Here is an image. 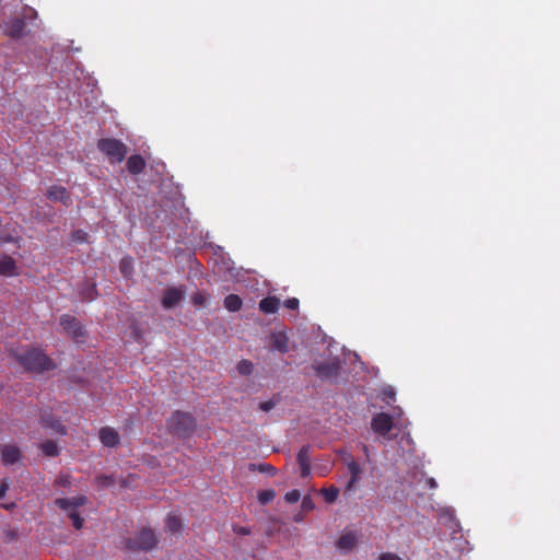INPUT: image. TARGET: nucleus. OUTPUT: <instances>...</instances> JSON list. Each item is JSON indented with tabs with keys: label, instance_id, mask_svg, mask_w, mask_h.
Here are the masks:
<instances>
[{
	"label": "nucleus",
	"instance_id": "nucleus-1",
	"mask_svg": "<svg viewBox=\"0 0 560 560\" xmlns=\"http://www.w3.org/2000/svg\"><path fill=\"white\" fill-rule=\"evenodd\" d=\"M11 354L28 372L43 373L56 368L55 362L38 348L18 349Z\"/></svg>",
	"mask_w": 560,
	"mask_h": 560
},
{
	"label": "nucleus",
	"instance_id": "nucleus-2",
	"mask_svg": "<svg viewBox=\"0 0 560 560\" xmlns=\"http://www.w3.org/2000/svg\"><path fill=\"white\" fill-rule=\"evenodd\" d=\"M196 427V419L189 412L175 411L167 420L168 431L180 438H187L192 434Z\"/></svg>",
	"mask_w": 560,
	"mask_h": 560
},
{
	"label": "nucleus",
	"instance_id": "nucleus-3",
	"mask_svg": "<svg viewBox=\"0 0 560 560\" xmlns=\"http://www.w3.org/2000/svg\"><path fill=\"white\" fill-rule=\"evenodd\" d=\"M158 537L151 528H142L135 537L125 539V547L131 551H150L158 545Z\"/></svg>",
	"mask_w": 560,
	"mask_h": 560
},
{
	"label": "nucleus",
	"instance_id": "nucleus-4",
	"mask_svg": "<svg viewBox=\"0 0 560 560\" xmlns=\"http://www.w3.org/2000/svg\"><path fill=\"white\" fill-rule=\"evenodd\" d=\"M97 149L108 158L112 163H120L127 155V147L120 140L102 138L97 141Z\"/></svg>",
	"mask_w": 560,
	"mask_h": 560
},
{
	"label": "nucleus",
	"instance_id": "nucleus-5",
	"mask_svg": "<svg viewBox=\"0 0 560 560\" xmlns=\"http://www.w3.org/2000/svg\"><path fill=\"white\" fill-rule=\"evenodd\" d=\"M312 369L322 381H336L341 372L342 364L339 358H330L324 362H314Z\"/></svg>",
	"mask_w": 560,
	"mask_h": 560
},
{
	"label": "nucleus",
	"instance_id": "nucleus-6",
	"mask_svg": "<svg viewBox=\"0 0 560 560\" xmlns=\"http://www.w3.org/2000/svg\"><path fill=\"white\" fill-rule=\"evenodd\" d=\"M60 325L65 332L69 335L74 341L81 342L85 336V330L80 322L69 314H65L60 317Z\"/></svg>",
	"mask_w": 560,
	"mask_h": 560
},
{
	"label": "nucleus",
	"instance_id": "nucleus-7",
	"mask_svg": "<svg viewBox=\"0 0 560 560\" xmlns=\"http://www.w3.org/2000/svg\"><path fill=\"white\" fill-rule=\"evenodd\" d=\"M393 425L392 417L385 412L376 413L371 421L372 430L382 436H385L387 433H389L393 429Z\"/></svg>",
	"mask_w": 560,
	"mask_h": 560
},
{
	"label": "nucleus",
	"instance_id": "nucleus-8",
	"mask_svg": "<svg viewBox=\"0 0 560 560\" xmlns=\"http://www.w3.org/2000/svg\"><path fill=\"white\" fill-rule=\"evenodd\" d=\"M184 295H185V290L183 288H175V287L167 288L164 291L163 296H162V301H161L162 306L165 310L173 308L184 299Z\"/></svg>",
	"mask_w": 560,
	"mask_h": 560
},
{
	"label": "nucleus",
	"instance_id": "nucleus-9",
	"mask_svg": "<svg viewBox=\"0 0 560 560\" xmlns=\"http://www.w3.org/2000/svg\"><path fill=\"white\" fill-rule=\"evenodd\" d=\"M98 438L102 444L106 447H116L120 443L118 432L112 427H103L100 429Z\"/></svg>",
	"mask_w": 560,
	"mask_h": 560
},
{
	"label": "nucleus",
	"instance_id": "nucleus-10",
	"mask_svg": "<svg viewBox=\"0 0 560 560\" xmlns=\"http://www.w3.org/2000/svg\"><path fill=\"white\" fill-rule=\"evenodd\" d=\"M88 499L84 495H79L74 498H58L55 500V504L68 513L70 511L77 510L79 506L86 504Z\"/></svg>",
	"mask_w": 560,
	"mask_h": 560
},
{
	"label": "nucleus",
	"instance_id": "nucleus-11",
	"mask_svg": "<svg viewBox=\"0 0 560 560\" xmlns=\"http://www.w3.org/2000/svg\"><path fill=\"white\" fill-rule=\"evenodd\" d=\"M21 451L14 444H5L1 446V459L4 465H13L20 460Z\"/></svg>",
	"mask_w": 560,
	"mask_h": 560
},
{
	"label": "nucleus",
	"instance_id": "nucleus-12",
	"mask_svg": "<svg viewBox=\"0 0 560 560\" xmlns=\"http://www.w3.org/2000/svg\"><path fill=\"white\" fill-rule=\"evenodd\" d=\"M298 464L301 469V477L305 478L311 474V465H310V446L304 445L300 448L298 456Z\"/></svg>",
	"mask_w": 560,
	"mask_h": 560
},
{
	"label": "nucleus",
	"instance_id": "nucleus-13",
	"mask_svg": "<svg viewBox=\"0 0 560 560\" xmlns=\"http://www.w3.org/2000/svg\"><path fill=\"white\" fill-rule=\"evenodd\" d=\"M47 197L52 201H60L65 206H68L71 202L68 190L62 186H51L47 190Z\"/></svg>",
	"mask_w": 560,
	"mask_h": 560
},
{
	"label": "nucleus",
	"instance_id": "nucleus-14",
	"mask_svg": "<svg viewBox=\"0 0 560 560\" xmlns=\"http://www.w3.org/2000/svg\"><path fill=\"white\" fill-rule=\"evenodd\" d=\"M289 338L285 332L279 331L271 335V348L280 353L289 351Z\"/></svg>",
	"mask_w": 560,
	"mask_h": 560
},
{
	"label": "nucleus",
	"instance_id": "nucleus-15",
	"mask_svg": "<svg viewBox=\"0 0 560 560\" xmlns=\"http://www.w3.org/2000/svg\"><path fill=\"white\" fill-rule=\"evenodd\" d=\"M259 311L264 314H275L280 306V300L277 296H267L259 301Z\"/></svg>",
	"mask_w": 560,
	"mask_h": 560
},
{
	"label": "nucleus",
	"instance_id": "nucleus-16",
	"mask_svg": "<svg viewBox=\"0 0 560 560\" xmlns=\"http://www.w3.org/2000/svg\"><path fill=\"white\" fill-rule=\"evenodd\" d=\"M25 22L23 19L16 18L10 21L7 34L12 38H21L24 35Z\"/></svg>",
	"mask_w": 560,
	"mask_h": 560
},
{
	"label": "nucleus",
	"instance_id": "nucleus-17",
	"mask_svg": "<svg viewBox=\"0 0 560 560\" xmlns=\"http://www.w3.org/2000/svg\"><path fill=\"white\" fill-rule=\"evenodd\" d=\"M144 159L139 154H133L127 160V170L133 175L140 174L144 170Z\"/></svg>",
	"mask_w": 560,
	"mask_h": 560
},
{
	"label": "nucleus",
	"instance_id": "nucleus-18",
	"mask_svg": "<svg viewBox=\"0 0 560 560\" xmlns=\"http://www.w3.org/2000/svg\"><path fill=\"white\" fill-rule=\"evenodd\" d=\"M42 425L44 428H47V429H50L52 430L54 432L60 434V435H66L67 434V429L66 427L57 419L55 418H51V417H42Z\"/></svg>",
	"mask_w": 560,
	"mask_h": 560
},
{
	"label": "nucleus",
	"instance_id": "nucleus-19",
	"mask_svg": "<svg viewBox=\"0 0 560 560\" xmlns=\"http://www.w3.org/2000/svg\"><path fill=\"white\" fill-rule=\"evenodd\" d=\"M165 529L171 534H179L183 529V523L179 516L170 513L165 521Z\"/></svg>",
	"mask_w": 560,
	"mask_h": 560
},
{
	"label": "nucleus",
	"instance_id": "nucleus-20",
	"mask_svg": "<svg viewBox=\"0 0 560 560\" xmlns=\"http://www.w3.org/2000/svg\"><path fill=\"white\" fill-rule=\"evenodd\" d=\"M357 542V537L353 533H345L337 540V547L340 550L349 551L351 550Z\"/></svg>",
	"mask_w": 560,
	"mask_h": 560
},
{
	"label": "nucleus",
	"instance_id": "nucleus-21",
	"mask_svg": "<svg viewBox=\"0 0 560 560\" xmlns=\"http://www.w3.org/2000/svg\"><path fill=\"white\" fill-rule=\"evenodd\" d=\"M348 470L351 475L350 480L348 481L347 489L350 490L359 480V476L361 474V468L357 462L352 458L347 463Z\"/></svg>",
	"mask_w": 560,
	"mask_h": 560
},
{
	"label": "nucleus",
	"instance_id": "nucleus-22",
	"mask_svg": "<svg viewBox=\"0 0 560 560\" xmlns=\"http://www.w3.org/2000/svg\"><path fill=\"white\" fill-rule=\"evenodd\" d=\"M15 261L10 256H4L0 259V275L1 276H13L15 272Z\"/></svg>",
	"mask_w": 560,
	"mask_h": 560
},
{
	"label": "nucleus",
	"instance_id": "nucleus-23",
	"mask_svg": "<svg viewBox=\"0 0 560 560\" xmlns=\"http://www.w3.org/2000/svg\"><path fill=\"white\" fill-rule=\"evenodd\" d=\"M223 304L229 312L234 313L238 312L242 308L243 301L237 294H229L228 296H225Z\"/></svg>",
	"mask_w": 560,
	"mask_h": 560
},
{
	"label": "nucleus",
	"instance_id": "nucleus-24",
	"mask_svg": "<svg viewBox=\"0 0 560 560\" xmlns=\"http://www.w3.org/2000/svg\"><path fill=\"white\" fill-rule=\"evenodd\" d=\"M42 452L48 457H55L59 455V446L52 440H47L40 444Z\"/></svg>",
	"mask_w": 560,
	"mask_h": 560
},
{
	"label": "nucleus",
	"instance_id": "nucleus-25",
	"mask_svg": "<svg viewBox=\"0 0 560 560\" xmlns=\"http://www.w3.org/2000/svg\"><path fill=\"white\" fill-rule=\"evenodd\" d=\"M276 498V491L273 489H267L258 492V502L262 505L268 504Z\"/></svg>",
	"mask_w": 560,
	"mask_h": 560
},
{
	"label": "nucleus",
	"instance_id": "nucleus-26",
	"mask_svg": "<svg viewBox=\"0 0 560 560\" xmlns=\"http://www.w3.org/2000/svg\"><path fill=\"white\" fill-rule=\"evenodd\" d=\"M236 370L241 375H250L254 364L249 360H241L236 365Z\"/></svg>",
	"mask_w": 560,
	"mask_h": 560
},
{
	"label": "nucleus",
	"instance_id": "nucleus-27",
	"mask_svg": "<svg viewBox=\"0 0 560 560\" xmlns=\"http://www.w3.org/2000/svg\"><path fill=\"white\" fill-rule=\"evenodd\" d=\"M95 482L98 487L109 488L115 485V478L113 475H100L96 476Z\"/></svg>",
	"mask_w": 560,
	"mask_h": 560
},
{
	"label": "nucleus",
	"instance_id": "nucleus-28",
	"mask_svg": "<svg viewBox=\"0 0 560 560\" xmlns=\"http://www.w3.org/2000/svg\"><path fill=\"white\" fill-rule=\"evenodd\" d=\"M322 493H323L324 499L326 500V502L332 503V502H335L337 500V498L339 495V489L336 488V487H330V488H327V489H323Z\"/></svg>",
	"mask_w": 560,
	"mask_h": 560
},
{
	"label": "nucleus",
	"instance_id": "nucleus-29",
	"mask_svg": "<svg viewBox=\"0 0 560 560\" xmlns=\"http://www.w3.org/2000/svg\"><path fill=\"white\" fill-rule=\"evenodd\" d=\"M279 401H280L279 395H275L271 399H268L266 401H261L259 404V409L265 411V412H268L271 409H273Z\"/></svg>",
	"mask_w": 560,
	"mask_h": 560
},
{
	"label": "nucleus",
	"instance_id": "nucleus-30",
	"mask_svg": "<svg viewBox=\"0 0 560 560\" xmlns=\"http://www.w3.org/2000/svg\"><path fill=\"white\" fill-rule=\"evenodd\" d=\"M69 517L71 518L72 524L75 529L82 528L84 520H83V517H81V515L79 514V512L77 510L70 511Z\"/></svg>",
	"mask_w": 560,
	"mask_h": 560
},
{
	"label": "nucleus",
	"instance_id": "nucleus-31",
	"mask_svg": "<svg viewBox=\"0 0 560 560\" xmlns=\"http://www.w3.org/2000/svg\"><path fill=\"white\" fill-rule=\"evenodd\" d=\"M96 293H97L96 292V285L95 284H91L81 293V296H82L83 300L92 301V300H94Z\"/></svg>",
	"mask_w": 560,
	"mask_h": 560
},
{
	"label": "nucleus",
	"instance_id": "nucleus-32",
	"mask_svg": "<svg viewBox=\"0 0 560 560\" xmlns=\"http://www.w3.org/2000/svg\"><path fill=\"white\" fill-rule=\"evenodd\" d=\"M120 269L125 277H128L131 275V258H124L120 261Z\"/></svg>",
	"mask_w": 560,
	"mask_h": 560
},
{
	"label": "nucleus",
	"instance_id": "nucleus-33",
	"mask_svg": "<svg viewBox=\"0 0 560 560\" xmlns=\"http://www.w3.org/2000/svg\"><path fill=\"white\" fill-rule=\"evenodd\" d=\"M300 499H301V492L296 489L287 492L284 495V500L288 503H296Z\"/></svg>",
	"mask_w": 560,
	"mask_h": 560
},
{
	"label": "nucleus",
	"instance_id": "nucleus-34",
	"mask_svg": "<svg viewBox=\"0 0 560 560\" xmlns=\"http://www.w3.org/2000/svg\"><path fill=\"white\" fill-rule=\"evenodd\" d=\"M191 302L196 306H203L207 302V298L203 293L198 292L191 296Z\"/></svg>",
	"mask_w": 560,
	"mask_h": 560
},
{
	"label": "nucleus",
	"instance_id": "nucleus-35",
	"mask_svg": "<svg viewBox=\"0 0 560 560\" xmlns=\"http://www.w3.org/2000/svg\"><path fill=\"white\" fill-rule=\"evenodd\" d=\"M257 470H259L260 472L269 474L271 476H273L277 471V469L270 464H258Z\"/></svg>",
	"mask_w": 560,
	"mask_h": 560
},
{
	"label": "nucleus",
	"instance_id": "nucleus-36",
	"mask_svg": "<svg viewBox=\"0 0 560 560\" xmlns=\"http://www.w3.org/2000/svg\"><path fill=\"white\" fill-rule=\"evenodd\" d=\"M300 301L296 298H290L284 301V306L289 310L295 311L299 308Z\"/></svg>",
	"mask_w": 560,
	"mask_h": 560
},
{
	"label": "nucleus",
	"instance_id": "nucleus-37",
	"mask_svg": "<svg viewBox=\"0 0 560 560\" xmlns=\"http://www.w3.org/2000/svg\"><path fill=\"white\" fill-rule=\"evenodd\" d=\"M233 532L237 535H243V536L250 535V533H252L249 527L238 526V525L233 526Z\"/></svg>",
	"mask_w": 560,
	"mask_h": 560
},
{
	"label": "nucleus",
	"instance_id": "nucleus-38",
	"mask_svg": "<svg viewBox=\"0 0 560 560\" xmlns=\"http://www.w3.org/2000/svg\"><path fill=\"white\" fill-rule=\"evenodd\" d=\"M302 509L305 511H311L314 509L313 500L310 497H304L302 500Z\"/></svg>",
	"mask_w": 560,
	"mask_h": 560
},
{
	"label": "nucleus",
	"instance_id": "nucleus-39",
	"mask_svg": "<svg viewBox=\"0 0 560 560\" xmlns=\"http://www.w3.org/2000/svg\"><path fill=\"white\" fill-rule=\"evenodd\" d=\"M380 560H404L396 553L385 552L380 556Z\"/></svg>",
	"mask_w": 560,
	"mask_h": 560
},
{
	"label": "nucleus",
	"instance_id": "nucleus-40",
	"mask_svg": "<svg viewBox=\"0 0 560 560\" xmlns=\"http://www.w3.org/2000/svg\"><path fill=\"white\" fill-rule=\"evenodd\" d=\"M56 483H57L59 487H68V486L70 485L69 476H60V477L56 480Z\"/></svg>",
	"mask_w": 560,
	"mask_h": 560
},
{
	"label": "nucleus",
	"instance_id": "nucleus-41",
	"mask_svg": "<svg viewBox=\"0 0 560 560\" xmlns=\"http://www.w3.org/2000/svg\"><path fill=\"white\" fill-rule=\"evenodd\" d=\"M425 485L430 489H436L438 488V483H436L435 479L432 478V477H429V478L425 479Z\"/></svg>",
	"mask_w": 560,
	"mask_h": 560
},
{
	"label": "nucleus",
	"instance_id": "nucleus-42",
	"mask_svg": "<svg viewBox=\"0 0 560 560\" xmlns=\"http://www.w3.org/2000/svg\"><path fill=\"white\" fill-rule=\"evenodd\" d=\"M8 489H9V485L5 481H2L0 485V499L4 498Z\"/></svg>",
	"mask_w": 560,
	"mask_h": 560
},
{
	"label": "nucleus",
	"instance_id": "nucleus-43",
	"mask_svg": "<svg viewBox=\"0 0 560 560\" xmlns=\"http://www.w3.org/2000/svg\"><path fill=\"white\" fill-rule=\"evenodd\" d=\"M80 233H81L80 231L74 233L73 236H74L75 240H81V235H79Z\"/></svg>",
	"mask_w": 560,
	"mask_h": 560
},
{
	"label": "nucleus",
	"instance_id": "nucleus-44",
	"mask_svg": "<svg viewBox=\"0 0 560 560\" xmlns=\"http://www.w3.org/2000/svg\"><path fill=\"white\" fill-rule=\"evenodd\" d=\"M363 452L366 456H369V447L366 445H363Z\"/></svg>",
	"mask_w": 560,
	"mask_h": 560
},
{
	"label": "nucleus",
	"instance_id": "nucleus-45",
	"mask_svg": "<svg viewBox=\"0 0 560 560\" xmlns=\"http://www.w3.org/2000/svg\"><path fill=\"white\" fill-rule=\"evenodd\" d=\"M14 504H3L2 506L7 510L11 509V506H13Z\"/></svg>",
	"mask_w": 560,
	"mask_h": 560
},
{
	"label": "nucleus",
	"instance_id": "nucleus-46",
	"mask_svg": "<svg viewBox=\"0 0 560 560\" xmlns=\"http://www.w3.org/2000/svg\"><path fill=\"white\" fill-rule=\"evenodd\" d=\"M121 487H122V488L127 487V482H126V480H121Z\"/></svg>",
	"mask_w": 560,
	"mask_h": 560
},
{
	"label": "nucleus",
	"instance_id": "nucleus-47",
	"mask_svg": "<svg viewBox=\"0 0 560 560\" xmlns=\"http://www.w3.org/2000/svg\"><path fill=\"white\" fill-rule=\"evenodd\" d=\"M393 396L394 395V392L390 389V393H387V396Z\"/></svg>",
	"mask_w": 560,
	"mask_h": 560
},
{
	"label": "nucleus",
	"instance_id": "nucleus-48",
	"mask_svg": "<svg viewBox=\"0 0 560 560\" xmlns=\"http://www.w3.org/2000/svg\"><path fill=\"white\" fill-rule=\"evenodd\" d=\"M393 396L394 395V392L390 389V393H387V396Z\"/></svg>",
	"mask_w": 560,
	"mask_h": 560
}]
</instances>
